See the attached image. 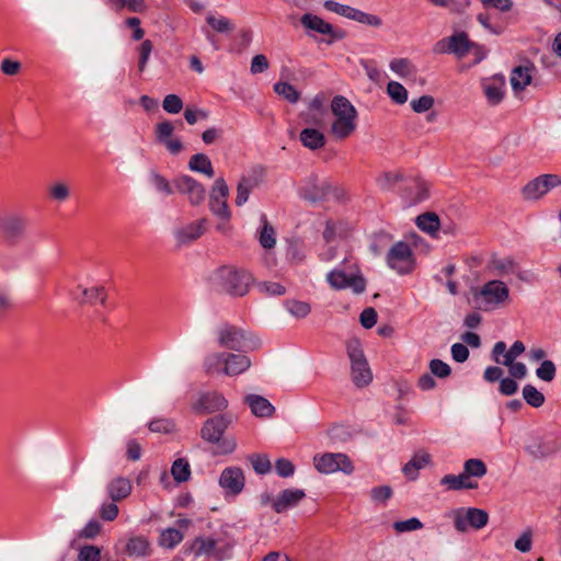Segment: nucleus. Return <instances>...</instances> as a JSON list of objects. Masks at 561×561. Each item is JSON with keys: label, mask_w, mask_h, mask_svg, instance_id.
Segmentation results:
<instances>
[{"label": "nucleus", "mask_w": 561, "mask_h": 561, "mask_svg": "<svg viewBox=\"0 0 561 561\" xmlns=\"http://www.w3.org/2000/svg\"><path fill=\"white\" fill-rule=\"evenodd\" d=\"M324 8L331 12H334L339 15L345 16L350 20H352L355 8H352L350 5L341 4L339 2L328 0L324 2Z\"/></svg>", "instance_id": "nucleus-55"}, {"label": "nucleus", "mask_w": 561, "mask_h": 561, "mask_svg": "<svg viewBox=\"0 0 561 561\" xmlns=\"http://www.w3.org/2000/svg\"><path fill=\"white\" fill-rule=\"evenodd\" d=\"M556 365L551 360H543L536 369V376L547 382H550L556 377Z\"/></svg>", "instance_id": "nucleus-54"}, {"label": "nucleus", "mask_w": 561, "mask_h": 561, "mask_svg": "<svg viewBox=\"0 0 561 561\" xmlns=\"http://www.w3.org/2000/svg\"><path fill=\"white\" fill-rule=\"evenodd\" d=\"M531 72L533 67L530 66H518L512 70L510 82L515 93L524 91L530 84Z\"/></svg>", "instance_id": "nucleus-28"}, {"label": "nucleus", "mask_w": 561, "mask_h": 561, "mask_svg": "<svg viewBox=\"0 0 561 561\" xmlns=\"http://www.w3.org/2000/svg\"><path fill=\"white\" fill-rule=\"evenodd\" d=\"M327 282L334 289L350 288L355 294H362L366 288V282L356 266H339L327 275Z\"/></svg>", "instance_id": "nucleus-8"}, {"label": "nucleus", "mask_w": 561, "mask_h": 561, "mask_svg": "<svg viewBox=\"0 0 561 561\" xmlns=\"http://www.w3.org/2000/svg\"><path fill=\"white\" fill-rule=\"evenodd\" d=\"M206 21L209 24V26L218 33H230L233 31V24L229 19L225 16H216L214 14H208Z\"/></svg>", "instance_id": "nucleus-46"}, {"label": "nucleus", "mask_w": 561, "mask_h": 561, "mask_svg": "<svg viewBox=\"0 0 561 561\" xmlns=\"http://www.w3.org/2000/svg\"><path fill=\"white\" fill-rule=\"evenodd\" d=\"M561 449V440L554 436L531 435L527 438L525 450L534 459H546Z\"/></svg>", "instance_id": "nucleus-12"}, {"label": "nucleus", "mask_w": 561, "mask_h": 561, "mask_svg": "<svg viewBox=\"0 0 561 561\" xmlns=\"http://www.w3.org/2000/svg\"><path fill=\"white\" fill-rule=\"evenodd\" d=\"M352 20L375 27H379L382 23L379 16L359 11L357 9H355Z\"/></svg>", "instance_id": "nucleus-59"}, {"label": "nucleus", "mask_w": 561, "mask_h": 561, "mask_svg": "<svg viewBox=\"0 0 561 561\" xmlns=\"http://www.w3.org/2000/svg\"><path fill=\"white\" fill-rule=\"evenodd\" d=\"M561 186V176L558 174H542L529 181L522 190L526 201H538L551 190Z\"/></svg>", "instance_id": "nucleus-13"}, {"label": "nucleus", "mask_w": 561, "mask_h": 561, "mask_svg": "<svg viewBox=\"0 0 561 561\" xmlns=\"http://www.w3.org/2000/svg\"><path fill=\"white\" fill-rule=\"evenodd\" d=\"M188 168L194 172H199V173L205 174L209 179H211L215 175V171H214L211 161L204 153L193 154L190 159Z\"/></svg>", "instance_id": "nucleus-34"}, {"label": "nucleus", "mask_w": 561, "mask_h": 561, "mask_svg": "<svg viewBox=\"0 0 561 561\" xmlns=\"http://www.w3.org/2000/svg\"><path fill=\"white\" fill-rule=\"evenodd\" d=\"M331 112L334 119L331 124V134L336 139L350 137L357 126V111L343 95H335L331 102Z\"/></svg>", "instance_id": "nucleus-1"}, {"label": "nucleus", "mask_w": 561, "mask_h": 561, "mask_svg": "<svg viewBox=\"0 0 561 561\" xmlns=\"http://www.w3.org/2000/svg\"><path fill=\"white\" fill-rule=\"evenodd\" d=\"M210 280L214 286L230 295L244 296L253 283V277L243 268L221 266L211 274Z\"/></svg>", "instance_id": "nucleus-2"}, {"label": "nucleus", "mask_w": 561, "mask_h": 561, "mask_svg": "<svg viewBox=\"0 0 561 561\" xmlns=\"http://www.w3.org/2000/svg\"><path fill=\"white\" fill-rule=\"evenodd\" d=\"M250 461L254 471L259 474H265L271 470V461L266 456L252 455Z\"/></svg>", "instance_id": "nucleus-58"}, {"label": "nucleus", "mask_w": 561, "mask_h": 561, "mask_svg": "<svg viewBox=\"0 0 561 561\" xmlns=\"http://www.w3.org/2000/svg\"><path fill=\"white\" fill-rule=\"evenodd\" d=\"M347 355L351 360V374L354 383L357 387H365L370 383L373 374L357 340L348 342Z\"/></svg>", "instance_id": "nucleus-10"}, {"label": "nucleus", "mask_w": 561, "mask_h": 561, "mask_svg": "<svg viewBox=\"0 0 561 561\" xmlns=\"http://www.w3.org/2000/svg\"><path fill=\"white\" fill-rule=\"evenodd\" d=\"M70 195V186L65 181H54L47 186V196L51 202L65 203L69 199Z\"/></svg>", "instance_id": "nucleus-33"}, {"label": "nucleus", "mask_w": 561, "mask_h": 561, "mask_svg": "<svg viewBox=\"0 0 561 561\" xmlns=\"http://www.w3.org/2000/svg\"><path fill=\"white\" fill-rule=\"evenodd\" d=\"M314 468L323 474H331L342 471L351 474L354 471V466L351 459L342 453H324L313 457Z\"/></svg>", "instance_id": "nucleus-11"}, {"label": "nucleus", "mask_w": 561, "mask_h": 561, "mask_svg": "<svg viewBox=\"0 0 561 561\" xmlns=\"http://www.w3.org/2000/svg\"><path fill=\"white\" fill-rule=\"evenodd\" d=\"M126 549L130 556L142 557L148 553L149 545L145 538L136 537L128 541Z\"/></svg>", "instance_id": "nucleus-50"}, {"label": "nucleus", "mask_w": 561, "mask_h": 561, "mask_svg": "<svg viewBox=\"0 0 561 561\" xmlns=\"http://www.w3.org/2000/svg\"><path fill=\"white\" fill-rule=\"evenodd\" d=\"M387 266L399 275H407L415 268V257L404 241L394 242L386 254Z\"/></svg>", "instance_id": "nucleus-9"}, {"label": "nucleus", "mask_w": 561, "mask_h": 561, "mask_svg": "<svg viewBox=\"0 0 561 561\" xmlns=\"http://www.w3.org/2000/svg\"><path fill=\"white\" fill-rule=\"evenodd\" d=\"M301 144L310 149L318 150L325 145V137L322 131L316 128H305L299 135Z\"/></svg>", "instance_id": "nucleus-30"}, {"label": "nucleus", "mask_w": 561, "mask_h": 561, "mask_svg": "<svg viewBox=\"0 0 561 561\" xmlns=\"http://www.w3.org/2000/svg\"><path fill=\"white\" fill-rule=\"evenodd\" d=\"M446 517L454 524L458 533H467L469 528L482 529L489 522L486 511L477 507H458L446 513Z\"/></svg>", "instance_id": "nucleus-5"}, {"label": "nucleus", "mask_w": 561, "mask_h": 561, "mask_svg": "<svg viewBox=\"0 0 561 561\" xmlns=\"http://www.w3.org/2000/svg\"><path fill=\"white\" fill-rule=\"evenodd\" d=\"M206 230V219H199L174 230L179 243L185 244L198 239Z\"/></svg>", "instance_id": "nucleus-24"}, {"label": "nucleus", "mask_w": 561, "mask_h": 561, "mask_svg": "<svg viewBox=\"0 0 561 561\" xmlns=\"http://www.w3.org/2000/svg\"><path fill=\"white\" fill-rule=\"evenodd\" d=\"M217 541L213 538H197L194 542V549L197 554L210 556L215 553Z\"/></svg>", "instance_id": "nucleus-53"}, {"label": "nucleus", "mask_w": 561, "mask_h": 561, "mask_svg": "<svg viewBox=\"0 0 561 561\" xmlns=\"http://www.w3.org/2000/svg\"><path fill=\"white\" fill-rule=\"evenodd\" d=\"M431 463V455L420 450L405 463L402 471L409 480H416L419 471Z\"/></svg>", "instance_id": "nucleus-27"}, {"label": "nucleus", "mask_w": 561, "mask_h": 561, "mask_svg": "<svg viewBox=\"0 0 561 561\" xmlns=\"http://www.w3.org/2000/svg\"><path fill=\"white\" fill-rule=\"evenodd\" d=\"M523 398L533 408H540L545 403V396L533 385L523 388Z\"/></svg>", "instance_id": "nucleus-45"}, {"label": "nucleus", "mask_w": 561, "mask_h": 561, "mask_svg": "<svg viewBox=\"0 0 561 561\" xmlns=\"http://www.w3.org/2000/svg\"><path fill=\"white\" fill-rule=\"evenodd\" d=\"M152 49H153V45L149 39L142 41L141 44L138 46L137 51L139 55V59H138L139 71L142 72L146 69Z\"/></svg>", "instance_id": "nucleus-52"}, {"label": "nucleus", "mask_w": 561, "mask_h": 561, "mask_svg": "<svg viewBox=\"0 0 561 561\" xmlns=\"http://www.w3.org/2000/svg\"><path fill=\"white\" fill-rule=\"evenodd\" d=\"M392 527L397 533L402 534L422 529L423 523L417 517H411L405 520L394 522Z\"/></svg>", "instance_id": "nucleus-51"}, {"label": "nucleus", "mask_w": 561, "mask_h": 561, "mask_svg": "<svg viewBox=\"0 0 561 561\" xmlns=\"http://www.w3.org/2000/svg\"><path fill=\"white\" fill-rule=\"evenodd\" d=\"M301 23L305 27L316 31L320 34H331L333 27L331 24L322 20L321 18L307 13L301 16Z\"/></svg>", "instance_id": "nucleus-37"}, {"label": "nucleus", "mask_w": 561, "mask_h": 561, "mask_svg": "<svg viewBox=\"0 0 561 561\" xmlns=\"http://www.w3.org/2000/svg\"><path fill=\"white\" fill-rule=\"evenodd\" d=\"M252 365V360L244 354L228 353L225 374L226 376H238L245 373Z\"/></svg>", "instance_id": "nucleus-25"}, {"label": "nucleus", "mask_w": 561, "mask_h": 561, "mask_svg": "<svg viewBox=\"0 0 561 561\" xmlns=\"http://www.w3.org/2000/svg\"><path fill=\"white\" fill-rule=\"evenodd\" d=\"M428 367L431 374L438 378H447L451 374L450 366L440 359H432Z\"/></svg>", "instance_id": "nucleus-57"}, {"label": "nucleus", "mask_w": 561, "mask_h": 561, "mask_svg": "<svg viewBox=\"0 0 561 561\" xmlns=\"http://www.w3.org/2000/svg\"><path fill=\"white\" fill-rule=\"evenodd\" d=\"M26 226V218L20 214L0 215V232L11 243H15L24 236Z\"/></svg>", "instance_id": "nucleus-14"}, {"label": "nucleus", "mask_w": 561, "mask_h": 561, "mask_svg": "<svg viewBox=\"0 0 561 561\" xmlns=\"http://www.w3.org/2000/svg\"><path fill=\"white\" fill-rule=\"evenodd\" d=\"M389 98L397 104H404L408 101L407 89L398 81H390L387 84Z\"/></svg>", "instance_id": "nucleus-44"}, {"label": "nucleus", "mask_w": 561, "mask_h": 561, "mask_svg": "<svg viewBox=\"0 0 561 561\" xmlns=\"http://www.w3.org/2000/svg\"><path fill=\"white\" fill-rule=\"evenodd\" d=\"M391 71L401 78H407L416 73L415 66L408 58H394L390 61Z\"/></svg>", "instance_id": "nucleus-41"}, {"label": "nucleus", "mask_w": 561, "mask_h": 561, "mask_svg": "<svg viewBox=\"0 0 561 561\" xmlns=\"http://www.w3.org/2000/svg\"><path fill=\"white\" fill-rule=\"evenodd\" d=\"M245 484V477L239 467H228L222 470L219 477V485L226 494L238 495L242 492Z\"/></svg>", "instance_id": "nucleus-17"}, {"label": "nucleus", "mask_w": 561, "mask_h": 561, "mask_svg": "<svg viewBox=\"0 0 561 561\" xmlns=\"http://www.w3.org/2000/svg\"><path fill=\"white\" fill-rule=\"evenodd\" d=\"M485 463L478 458H470L463 463V473L468 480L471 478H482L486 474Z\"/></svg>", "instance_id": "nucleus-39"}, {"label": "nucleus", "mask_w": 561, "mask_h": 561, "mask_svg": "<svg viewBox=\"0 0 561 561\" xmlns=\"http://www.w3.org/2000/svg\"><path fill=\"white\" fill-rule=\"evenodd\" d=\"M183 539V534L176 528H167L161 531L159 542L162 547L172 549Z\"/></svg>", "instance_id": "nucleus-43"}, {"label": "nucleus", "mask_w": 561, "mask_h": 561, "mask_svg": "<svg viewBox=\"0 0 561 561\" xmlns=\"http://www.w3.org/2000/svg\"><path fill=\"white\" fill-rule=\"evenodd\" d=\"M274 91L283 96L290 103H296L299 100V92L294 88V85L288 82H277L274 84Z\"/></svg>", "instance_id": "nucleus-48"}, {"label": "nucleus", "mask_w": 561, "mask_h": 561, "mask_svg": "<svg viewBox=\"0 0 561 561\" xmlns=\"http://www.w3.org/2000/svg\"><path fill=\"white\" fill-rule=\"evenodd\" d=\"M401 179L399 172H386L377 179V183L382 190H391Z\"/></svg>", "instance_id": "nucleus-60"}, {"label": "nucleus", "mask_w": 561, "mask_h": 561, "mask_svg": "<svg viewBox=\"0 0 561 561\" xmlns=\"http://www.w3.org/2000/svg\"><path fill=\"white\" fill-rule=\"evenodd\" d=\"M217 343L220 347L237 352L254 351L261 346L260 339L243 329L222 324L216 330Z\"/></svg>", "instance_id": "nucleus-4"}, {"label": "nucleus", "mask_w": 561, "mask_h": 561, "mask_svg": "<svg viewBox=\"0 0 561 561\" xmlns=\"http://www.w3.org/2000/svg\"><path fill=\"white\" fill-rule=\"evenodd\" d=\"M416 226L424 232L435 236L439 229V218L435 213H424L416 217Z\"/></svg>", "instance_id": "nucleus-38"}, {"label": "nucleus", "mask_w": 561, "mask_h": 561, "mask_svg": "<svg viewBox=\"0 0 561 561\" xmlns=\"http://www.w3.org/2000/svg\"><path fill=\"white\" fill-rule=\"evenodd\" d=\"M484 95L491 105H497L504 98L505 78L496 75L482 80Z\"/></svg>", "instance_id": "nucleus-20"}, {"label": "nucleus", "mask_w": 561, "mask_h": 561, "mask_svg": "<svg viewBox=\"0 0 561 561\" xmlns=\"http://www.w3.org/2000/svg\"><path fill=\"white\" fill-rule=\"evenodd\" d=\"M299 196L310 203H318L330 197L340 198V192L327 179L310 174L302 181L299 187Z\"/></svg>", "instance_id": "nucleus-7"}, {"label": "nucleus", "mask_w": 561, "mask_h": 561, "mask_svg": "<svg viewBox=\"0 0 561 561\" xmlns=\"http://www.w3.org/2000/svg\"><path fill=\"white\" fill-rule=\"evenodd\" d=\"M479 308L493 310L510 302V289L502 280H490L473 294Z\"/></svg>", "instance_id": "nucleus-6"}, {"label": "nucleus", "mask_w": 561, "mask_h": 561, "mask_svg": "<svg viewBox=\"0 0 561 561\" xmlns=\"http://www.w3.org/2000/svg\"><path fill=\"white\" fill-rule=\"evenodd\" d=\"M244 401L256 417H271L275 412V408L272 403L262 396L248 394Z\"/></svg>", "instance_id": "nucleus-26"}, {"label": "nucleus", "mask_w": 561, "mask_h": 561, "mask_svg": "<svg viewBox=\"0 0 561 561\" xmlns=\"http://www.w3.org/2000/svg\"><path fill=\"white\" fill-rule=\"evenodd\" d=\"M171 474L173 479L179 482H185L191 477V467L186 459L179 458L176 459L171 467Z\"/></svg>", "instance_id": "nucleus-42"}, {"label": "nucleus", "mask_w": 561, "mask_h": 561, "mask_svg": "<svg viewBox=\"0 0 561 561\" xmlns=\"http://www.w3.org/2000/svg\"><path fill=\"white\" fill-rule=\"evenodd\" d=\"M262 229L260 231L259 241L264 249H273L276 244V233L266 217L262 216Z\"/></svg>", "instance_id": "nucleus-40"}, {"label": "nucleus", "mask_w": 561, "mask_h": 561, "mask_svg": "<svg viewBox=\"0 0 561 561\" xmlns=\"http://www.w3.org/2000/svg\"><path fill=\"white\" fill-rule=\"evenodd\" d=\"M162 107L168 113L176 114L182 110L183 102L176 94H168L162 102Z\"/></svg>", "instance_id": "nucleus-62"}, {"label": "nucleus", "mask_w": 561, "mask_h": 561, "mask_svg": "<svg viewBox=\"0 0 561 561\" xmlns=\"http://www.w3.org/2000/svg\"><path fill=\"white\" fill-rule=\"evenodd\" d=\"M228 401L218 392H207L199 396L194 404V409L198 412L211 413L226 409Z\"/></svg>", "instance_id": "nucleus-22"}, {"label": "nucleus", "mask_w": 561, "mask_h": 561, "mask_svg": "<svg viewBox=\"0 0 561 561\" xmlns=\"http://www.w3.org/2000/svg\"><path fill=\"white\" fill-rule=\"evenodd\" d=\"M263 175L261 171H253L252 174L242 176L237 186V206L244 205L250 196V193L262 182Z\"/></svg>", "instance_id": "nucleus-23"}, {"label": "nucleus", "mask_w": 561, "mask_h": 561, "mask_svg": "<svg viewBox=\"0 0 561 561\" xmlns=\"http://www.w3.org/2000/svg\"><path fill=\"white\" fill-rule=\"evenodd\" d=\"M101 549L93 546H84L79 553L80 561H100Z\"/></svg>", "instance_id": "nucleus-64"}, {"label": "nucleus", "mask_w": 561, "mask_h": 561, "mask_svg": "<svg viewBox=\"0 0 561 561\" xmlns=\"http://www.w3.org/2000/svg\"><path fill=\"white\" fill-rule=\"evenodd\" d=\"M440 484L445 485L448 490H472L478 486L477 482L468 480L463 472L460 474H446L440 479Z\"/></svg>", "instance_id": "nucleus-31"}, {"label": "nucleus", "mask_w": 561, "mask_h": 561, "mask_svg": "<svg viewBox=\"0 0 561 561\" xmlns=\"http://www.w3.org/2000/svg\"><path fill=\"white\" fill-rule=\"evenodd\" d=\"M175 187L179 193L186 195L191 205H199L205 198V188L195 179L182 175L175 180Z\"/></svg>", "instance_id": "nucleus-18"}, {"label": "nucleus", "mask_w": 561, "mask_h": 561, "mask_svg": "<svg viewBox=\"0 0 561 561\" xmlns=\"http://www.w3.org/2000/svg\"><path fill=\"white\" fill-rule=\"evenodd\" d=\"M175 428L173 421L169 419H156L149 423V430L153 433H171Z\"/></svg>", "instance_id": "nucleus-56"}, {"label": "nucleus", "mask_w": 561, "mask_h": 561, "mask_svg": "<svg viewBox=\"0 0 561 561\" xmlns=\"http://www.w3.org/2000/svg\"><path fill=\"white\" fill-rule=\"evenodd\" d=\"M306 493L300 489H286L282 491L272 502V507L276 513H283L298 505L304 500Z\"/></svg>", "instance_id": "nucleus-21"}, {"label": "nucleus", "mask_w": 561, "mask_h": 561, "mask_svg": "<svg viewBox=\"0 0 561 561\" xmlns=\"http://www.w3.org/2000/svg\"><path fill=\"white\" fill-rule=\"evenodd\" d=\"M229 424L230 420L225 415L210 417L203 424L201 437L216 445L213 450L214 455H228L236 450V439L233 437H222Z\"/></svg>", "instance_id": "nucleus-3"}, {"label": "nucleus", "mask_w": 561, "mask_h": 561, "mask_svg": "<svg viewBox=\"0 0 561 561\" xmlns=\"http://www.w3.org/2000/svg\"><path fill=\"white\" fill-rule=\"evenodd\" d=\"M410 105L415 113H424L433 107L434 99L431 95H422L419 99L412 100Z\"/></svg>", "instance_id": "nucleus-63"}, {"label": "nucleus", "mask_w": 561, "mask_h": 561, "mask_svg": "<svg viewBox=\"0 0 561 561\" xmlns=\"http://www.w3.org/2000/svg\"><path fill=\"white\" fill-rule=\"evenodd\" d=\"M131 483L128 479L118 477L111 481L108 495L113 501H122L131 493Z\"/></svg>", "instance_id": "nucleus-32"}, {"label": "nucleus", "mask_w": 561, "mask_h": 561, "mask_svg": "<svg viewBox=\"0 0 561 561\" xmlns=\"http://www.w3.org/2000/svg\"><path fill=\"white\" fill-rule=\"evenodd\" d=\"M524 352L525 345L520 341H515L510 350H507L505 342L499 341L492 348V359L499 365H510Z\"/></svg>", "instance_id": "nucleus-19"}, {"label": "nucleus", "mask_w": 561, "mask_h": 561, "mask_svg": "<svg viewBox=\"0 0 561 561\" xmlns=\"http://www.w3.org/2000/svg\"><path fill=\"white\" fill-rule=\"evenodd\" d=\"M409 201L412 204L422 202L427 196V187L424 183L413 181L407 186Z\"/></svg>", "instance_id": "nucleus-49"}, {"label": "nucleus", "mask_w": 561, "mask_h": 561, "mask_svg": "<svg viewBox=\"0 0 561 561\" xmlns=\"http://www.w3.org/2000/svg\"><path fill=\"white\" fill-rule=\"evenodd\" d=\"M434 50L436 53L455 54L458 58H462L471 50V43L465 33H457L439 41Z\"/></svg>", "instance_id": "nucleus-16"}, {"label": "nucleus", "mask_w": 561, "mask_h": 561, "mask_svg": "<svg viewBox=\"0 0 561 561\" xmlns=\"http://www.w3.org/2000/svg\"><path fill=\"white\" fill-rule=\"evenodd\" d=\"M150 182L158 192L163 193L164 195H171L173 193L170 183L159 173L151 172Z\"/></svg>", "instance_id": "nucleus-61"}, {"label": "nucleus", "mask_w": 561, "mask_h": 561, "mask_svg": "<svg viewBox=\"0 0 561 561\" xmlns=\"http://www.w3.org/2000/svg\"><path fill=\"white\" fill-rule=\"evenodd\" d=\"M489 266L496 275L505 276L515 273L517 263L511 256H492Z\"/></svg>", "instance_id": "nucleus-36"}, {"label": "nucleus", "mask_w": 561, "mask_h": 561, "mask_svg": "<svg viewBox=\"0 0 561 561\" xmlns=\"http://www.w3.org/2000/svg\"><path fill=\"white\" fill-rule=\"evenodd\" d=\"M101 289L99 287H83L78 285L76 290L71 293L72 299L79 305H92L100 297Z\"/></svg>", "instance_id": "nucleus-35"}, {"label": "nucleus", "mask_w": 561, "mask_h": 561, "mask_svg": "<svg viewBox=\"0 0 561 561\" xmlns=\"http://www.w3.org/2000/svg\"><path fill=\"white\" fill-rule=\"evenodd\" d=\"M226 352H211L208 353L203 360V368L208 375H224L225 365L227 359Z\"/></svg>", "instance_id": "nucleus-29"}, {"label": "nucleus", "mask_w": 561, "mask_h": 561, "mask_svg": "<svg viewBox=\"0 0 561 561\" xmlns=\"http://www.w3.org/2000/svg\"><path fill=\"white\" fill-rule=\"evenodd\" d=\"M285 306L287 311L298 319L306 318L311 311L310 305L306 301L288 300Z\"/></svg>", "instance_id": "nucleus-47"}, {"label": "nucleus", "mask_w": 561, "mask_h": 561, "mask_svg": "<svg viewBox=\"0 0 561 561\" xmlns=\"http://www.w3.org/2000/svg\"><path fill=\"white\" fill-rule=\"evenodd\" d=\"M228 193L229 188L226 181L222 178H218L210 192L209 208L215 216L224 220L230 218V210L227 205Z\"/></svg>", "instance_id": "nucleus-15"}]
</instances>
